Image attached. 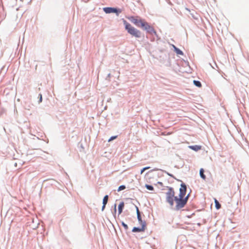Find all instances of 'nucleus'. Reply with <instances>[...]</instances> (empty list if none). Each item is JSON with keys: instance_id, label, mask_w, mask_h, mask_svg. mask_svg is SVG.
Listing matches in <instances>:
<instances>
[{"instance_id": "obj_1", "label": "nucleus", "mask_w": 249, "mask_h": 249, "mask_svg": "<svg viewBox=\"0 0 249 249\" xmlns=\"http://www.w3.org/2000/svg\"><path fill=\"white\" fill-rule=\"evenodd\" d=\"M187 187L184 183L181 184L179 189V197L175 196V192L172 188H168L165 193L166 201L169 203L170 207L174 210H179L183 208L188 201L189 195L185 197L186 193Z\"/></svg>"}, {"instance_id": "obj_2", "label": "nucleus", "mask_w": 249, "mask_h": 249, "mask_svg": "<svg viewBox=\"0 0 249 249\" xmlns=\"http://www.w3.org/2000/svg\"><path fill=\"white\" fill-rule=\"evenodd\" d=\"M131 21L138 27H141L143 30H146L150 34H156V32L153 28L140 17H132Z\"/></svg>"}, {"instance_id": "obj_3", "label": "nucleus", "mask_w": 249, "mask_h": 249, "mask_svg": "<svg viewBox=\"0 0 249 249\" xmlns=\"http://www.w3.org/2000/svg\"><path fill=\"white\" fill-rule=\"evenodd\" d=\"M124 23L125 25V29L130 35L135 36L136 37H141V33L140 31L132 27L131 24L128 23L126 20H124Z\"/></svg>"}, {"instance_id": "obj_4", "label": "nucleus", "mask_w": 249, "mask_h": 249, "mask_svg": "<svg viewBox=\"0 0 249 249\" xmlns=\"http://www.w3.org/2000/svg\"><path fill=\"white\" fill-rule=\"evenodd\" d=\"M103 10L107 14L113 13H116L117 16L121 12L120 9L112 7H105L103 8Z\"/></svg>"}, {"instance_id": "obj_5", "label": "nucleus", "mask_w": 249, "mask_h": 249, "mask_svg": "<svg viewBox=\"0 0 249 249\" xmlns=\"http://www.w3.org/2000/svg\"><path fill=\"white\" fill-rule=\"evenodd\" d=\"M137 218L139 223L140 225H142L143 224H146L144 221H143L142 219L140 212L137 207H136Z\"/></svg>"}, {"instance_id": "obj_6", "label": "nucleus", "mask_w": 249, "mask_h": 249, "mask_svg": "<svg viewBox=\"0 0 249 249\" xmlns=\"http://www.w3.org/2000/svg\"><path fill=\"white\" fill-rule=\"evenodd\" d=\"M141 228L134 227L132 230L133 232H142L144 231L146 227V224H143L141 225Z\"/></svg>"}, {"instance_id": "obj_7", "label": "nucleus", "mask_w": 249, "mask_h": 249, "mask_svg": "<svg viewBox=\"0 0 249 249\" xmlns=\"http://www.w3.org/2000/svg\"><path fill=\"white\" fill-rule=\"evenodd\" d=\"M189 147L190 149H191L195 151H197L200 150L201 148V146L197 145H191V146H189Z\"/></svg>"}, {"instance_id": "obj_8", "label": "nucleus", "mask_w": 249, "mask_h": 249, "mask_svg": "<svg viewBox=\"0 0 249 249\" xmlns=\"http://www.w3.org/2000/svg\"><path fill=\"white\" fill-rule=\"evenodd\" d=\"M124 203L123 202H122L119 205V206H118V213H119V214H120L122 213L123 210V209L124 208Z\"/></svg>"}, {"instance_id": "obj_9", "label": "nucleus", "mask_w": 249, "mask_h": 249, "mask_svg": "<svg viewBox=\"0 0 249 249\" xmlns=\"http://www.w3.org/2000/svg\"><path fill=\"white\" fill-rule=\"evenodd\" d=\"M173 47L174 48V51L175 52L177 53V54H178V55H183V52L180 50L177 47H176L175 45H172Z\"/></svg>"}, {"instance_id": "obj_10", "label": "nucleus", "mask_w": 249, "mask_h": 249, "mask_svg": "<svg viewBox=\"0 0 249 249\" xmlns=\"http://www.w3.org/2000/svg\"><path fill=\"white\" fill-rule=\"evenodd\" d=\"M199 174L200 177L203 178V179H205L206 176L204 175V170L203 168H201L199 171Z\"/></svg>"}, {"instance_id": "obj_11", "label": "nucleus", "mask_w": 249, "mask_h": 249, "mask_svg": "<svg viewBox=\"0 0 249 249\" xmlns=\"http://www.w3.org/2000/svg\"><path fill=\"white\" fill-rule=\"evenodd\" d=\"M108 196L107 195H106L103 198V204L106 205L108 202Z\"/></svg>"}, {"instance_id": "obj_12", "label": "nucleus", "mask_w": 249, "mask_h": 249, "mask_svg": "<svg viewBox=\"0 0 249 249\" xmlns=\"http://www.w3.org/2000/svg\"><path fill=\"white\" fill-rule=\"evenodd\" d=\"M193 83L194 85L197 87H200L201 86V84L199 81L194 80Z\"/></svg>"}, {"instance_id": "obj_13", "label": "nucleus", "mask_w": 249, "mask_h": 249, "mask_svg": "<svg viewBox=\"0 0 249 249\" xmlns=\"http://www.w3.org/2000/svg\"><path fill=\"white\" fill-rule=\"evenodd\" d=\"M145 188L149 190V191H153L154 190V188L152 186V185H148V184H145Z\"/></svg>"}, {"instance_id": "obj_14", "label": "nucleus", "mask_w": 249, "mask_h": 249, "mask_svg": "<svg viewBox=\"0 0 249 249\" xmlns=\"http://www.w3.org/2000/svg\"><path fill=\"white\" fill-rule=\"evenodd\" d=\"M214 202H215V207L217 209H220V207H221V205L219 203V202L217 201V200H216V199H215V200H214Z\"/></svg>"}, {"instance_id": "obj_15", "label": "nucleus", "mask_w": 249, "mask_h": 249, "mask_svg": "<svg viewBox=\"0 0 249 249\" xmlns=\"http://www.w3.org/2000/svg\"><path fill=\"white\" fill-rule=\"evenodd\" d=\"M125 189V186L124 185H121L119 187V188L118 189V191L120 192L121 191L124 190Z\"/></svg>"}, {"instance_id": "obj_16", "label": "nucleus", "mask_w": 249, "mask_h": 249, "mask_svg": "<svg viewBox=\"0 0 249 249\" xmlns=\"http://www.w3.org/2000/svg\"><path fill=\"white\" fill-rule=\"evenodd\" d=\"M121 224L125 230H127L128 229V226L124 222L122 221Z\"/></svg>"}, {"instance_id": "obj_17", "label": "nucleus", "mask_w": 249, "mask_h": 249, "mask_svg": "<svg viewBox=\"0 0 249 249\" xmlns=\"http://www.w3.org/2000/svg\"><path fill=\"white\" fill-rule=\"evenodd\" d=\"M150 168V167H146L141 170V174H142L146 170Z\"/></svg>"}, {"instance_id": "obj_18", "label": "nucleus", "mask_w": 249, "mask_h": 249, "mask_svg": "<svg viewBox=\"0 0 249 249\" xmlns=\"http://www.w3.org/2000/svg\"><path fill=\"white\" fill-rule=\"evenodd\" d=\"M117 138V136H112L111 137L109 140H108V142H111L114 140H115L116 138Z\"/></svg>"}, {"instance_id": "obj_19", "label": "nucleus", "mask_w": 249, "mask_h": 249, "mask_svg": "<svg viewBox=\"0 0 249 249\" xmlns=\"http://www.w3.org/2000/svg\"><path fill=\"white\" fill-rule=\"evenodd\" d=\"M163 172L165 173H166V174H167L168 176H170V177H173V176L172 175V174H170V173H169L168 172H167V171H164V170H163Z\"/></svg>"}, {"instance_id": "obj_20", "label": "nucleus", "mask_w": 249, "mask_h": 249, "mask_svg": "<svg viewBox=\"0 0 249 249\" xmlns=\"http://www.w3.org/2000/svg\"><path fill=\"white\" fill-rule=\"evenodd\" d=\"M39 95L40 96V98H39V103H40V102H42V95L41 94H39Z\"/></svg>"}, {"instance_id": "obj_21", "label": "nucleus", "mask_w": 249, "mask_h": 249, "mask_svg": "<svg viewBox=\"0 0 249 249\" xmlns=\"http://www.w3.org/2000/svg\"><path fill=\"white\" fill-rule=\"evenodd\" d=\"M114 213L116 214V204H114Z\"/></svg>"}, {"instance_id": "obj_22", "label": "nucleus", "mask_w": 249, "mask_h": 249, "mask_svg": "<svg viewBox=\"0 0 249 249\" xmlns=\"http://www.w3.org/2000/svg\"><path fill=\"white\" fill-rule=\"evenodd\" d=\"M106 205L103 204V206L102 208V211H103L106 207Z\"/></svg>"}, {"instance_id": "obj_23", "label": "nucleus", "mask_w": 249, "mask_h": 249, "mask_svg": "<svg viewBox=\"0 0 249 249\" xmlns=\"http://www.w3.org/2000/svg\"><path fill=\"white\" fill-rule=\"evenodd\" d=\"M158 183L159 184H160V185H162V183L161 182H158Z\"/></svg>"}]
</instances>
